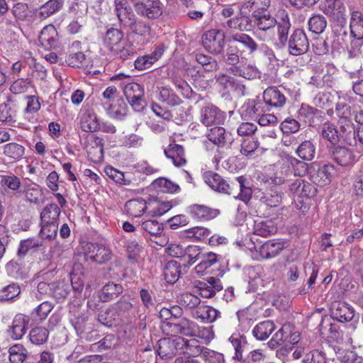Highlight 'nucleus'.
I'll return each instance as SVG.
<instances>
[{
    "instance_id": "09e8293b",
    "label": "nucleus",
    "mask_w": 363,
    "mask_h": 363,
    "mask_svg": "<svg viewBox=\"0 0 363 363\" xmlns=\"http://www.w3.org/2000/svg\"><path fill=\"white\" fill-rule=\"evenodd\" d=\"M308 26L312 33L321 34L327 27V21L323 15L314 14L308 19Z\"/></svg>"
},
{
    "instance_id": "6e6552de",
    "label": "nucleus",
    "mask_w": 363,
    "mask_h": 363,
    "mask_svg": "<svg viewBox=\"0 0 363 363\" xmlns=\"http://www.w3.org/2000/svg\"><path fill=\"white\" fill-rule=\"evenodd\" d=\"M69 321L77 333L84 330L87 321V315L84 309L82 308V301L74 298L69 304Z\"/></svg>"
},
{
    "instance_id": "4be33fe9",
    "label": "nucleus",
    "mask_w": 363,
    "mask_h": 363,
    "mask_svg": "<svg viewBox=\"0 0 363 363\" xmlns=\"http://www.w3.org/2000/svg\"><path fill=\"white\" fill-rule=\"evenodd\" d=\"M305 160H300L294 156L289 155L286 157L284 162L286 166L290 175L296 177H304L308 169V164Z\"/></svg>"
},
{
    "instance_id": "0eeeda50",
    "label": "nucleus",
    "mask_w": 363,
    "mask_h": 363,
    "mask_svg": "<svg viewBox=\"0 0 363 363\" xmlns=\"http://www.w3.org/2000/svg\"><path fill=\"white\" fill-rule=\"evenodd\" d=\"M330 157L337 164L345 168H351L359 160L352 149L340 145L331 149Z\"/></svg>"
},
{
    "instance_id": "052dcab7",
    "label": "nucleus",
    "mask_w": 363,
    "mask_h": 363,
    "mask_svg": "<svg viewBox=\"0 0 363 363\" xmlns=\"http://www.w3.org/2000/svg\"><path fill=\"white\" fill-rule=\"evenodd\" d=\"M201 352L197 354H201L205 363H224V355L216 351L202 347L199 345Z\"/></svg>"
},
{
    "instance_id": "4c0bfd02",
    "label": "nucleus",
    "mask_w": 363,
    "mask_h": 363,
    "mask_svg": "<svg viewBox=\"0 0 363 363\" xmlns=\"http://www.w3.org/2000/svg\"><path fill=\"white\" fill-rule=\"evenodd\" d=\"M289 176H290L289 170L283 162L282 165L275 171L273 176L269 178L264 177L262 179V182L269 184L281 185L288 180Z\"/></svg>"
},
{
    "instance_id": "6e6d98bb",
    "label": "nucleus",
    "mask_w": 363,
    "mask_h": 363,
    "mask_svg": "<svg viewBox=\"0 0 363 363\" xmlns=\"http://www.w3.org/2000/svg\"><path fill=\"white\" fill-rule=\"evenodd\" d=\"M58 230V223H40V230L39 232V238L42 239L43 242L44 240H54L57 233Z\"/></svg>"
},
{
    "instance_id": "774afa93",
    "label": "nucleus",
    "mask_w": 363,
    "mask_h": 363,
    "mask_svg": "<svg viewBox=\"0 0 363 363\" xmlns=\"http://www.w3.org/2000/svg\"><path fill=\"white\" fill-rule=\"evenodd\" d=\"M223 60L228 65L236 66L240 62L238 48L236 45L228 44L225 54L223 55Z\"/></svg>"
},
{
    "instance_id": "e433bc0d",
    "label": "nucleus",
    "mask_w": 363,
    "mask_h": 363,
    "mask_svg": "<svg viewBox=\"0 0 363 363\" xmlns=\"http://www.w3.org/2000/svg\"><path fill=\"white\" fill-rule=\"evenodd\" d=\"M232 74L247 79H253L259 76L258 69L252 65H245L242 67L234 66L230 69Z\"/></svg>"
},
{
    "instance_id": "c03bdc74",
    "label": "nucleus",
    "mask_w": 363,
    "mask_h": 363,
    "mask_svg": "<svg viewBox=\"0 0 363 363\" xmlns=\"http://www.w3.org/2000/svg\"><path fill=\"white\" fill-rule=\"evenodd\" d=\"M350 30L352 35L358 40L363 39V15L355 11L350 19Z\"/></svg>"
},
{
    "instance_id": "58836bf2",
    "label": "nucleus",
    "mask_w": 363,
    "mask_h": 363,
    "mask_svg": "<svg viewBox=\"0 0 363 363\" xmlns=\"http://www.w3.org/2000/svg\"><path fill=\"white\" fill-rule=\"evenodd\" d=\"M296 154L303 160H312L315 154V146L311 140L303 141L296 149Z\"/></svg>"
},
{
    "instance_id": "f704fd0d",
    "label": "nucleus",
    "mask_w": 363,
    "mask_h": 363,
    "mask_svg": "<svg viewBox=\"0 0 363 363\" xmlns=\"http://www.w3.org/2000/svg\"><path fill=\"white\" fill-rule=\"evenodd\" d=\"M277 231V228L272 220L255 221L254 233L262 237H267L274 235Z\"/></svg>"
},
{
    "instance_id": "2f4dec72",
    "label": "nucleus",
    "mask_w": 363,
    "mask_h": 363,
    "mask_svg": "<svg viewBox=\"0 0 363 363\" xmlns=\"http://www.w3.org/2000/svg\"><path fill=\"white\" fill-rule=\"evenodd\" d=\"M234 350V359L241 362L243 359V352L247 346V340L244 335L240 333H233L229 338Z\"/></svg>"
},
{
    "instance_id": "e2e57ef3",
    "label": "nucleus",
    "mask_w": 363,
    "mask_h": 363,
    "mask_svg": "<svg viewBox=\"0 0 363 363\" xmlns=\"http://www.w3.org/2000/svg\"><path fill=\"white\" fill-rule=\"evenodd\" d=\"M29 336L33 344L40 345L48 340L49 331L45 328L36 327L30 330Z\"/></svg>"
},
{
    "instance_id": "412c9836",
    "label": "nucleus",
    "mask_w": 363,
    "mask_h": 363,
    "mask_svg": "<svg viewBox=\"0 0 363 363\" xmlns=\"http://www.w3.org/2000/svg\"><path fill=\"white\" fill-rule=\"evenodd\" d=\"M189 213L194 219L208 220L215 218L218 215L219 211L206 206L194 204L189 206Z\"/></svg>"
},
{
    "instance_id": "49530a36",
    "label": "nucleus",
    "mask_w": 363,
    "mask_h": 363,
    "mask_svg": "<svg viewBox=\"0 0 363 363\" xmlns=\"http://www.w3.org/2000/svg\"><path fill=\"white\" fill-rule=\"evenodd\" d=\"M181 266L177 261H169L167 263L164 276L168 283L174 284L179 278L181 274Z\"/></svg>"
},
{
    "instance_id": "680f3d73",
    "label": "nucleus",
    "mask_w": 363,
    "mask_h": 363,
    "mask_svg": "<svg viewBox=\"0 0 363 363\" xmlns=\"http://www.w3.org/2000/svg\"><path fill=\"white\" fill-rule=\"evenodd\" d=\"M23 192L28 202L35 204L39 203L42 192L39 186L36 184H28L24 186Z\"/></svg>"
},
{
    "instance_id": "bf43d9fd",
    "label": "nucleus",
    "mask_w": 363,
    "mask_h": 363,
    "mask_svg": "<svg viewBox=\"0 0 363 363\" xmlns=\"http://www.w3.org/2000/svg\"><path fill=\"white\" fill-rule=\"evenodd\" d=\"M127 105L122 99H118L116 104H111L108 110L109 116L116 119H122L127 115Z\"/></svg>"
},
{
    "instance_id": "4d7b16f0",
    "label": "nucleus",
    "mask_w": 363,
    "mask_h": 363,
    "mask_svg": "<svg viewBox=\"0 0 363 363\" xmlns=\"http://www.w3.org/2000/svg\"><path fill=\"white\" fill-rule=\"evenodd\" d=\"M183 315L182 308L178 306H174L171 308L163 307L160 311V318L162 320L161 324H165L172 322L174 318H178Z\"/></svg>"
},
{
    "instance_id": "9d476101",
    "label": "nucleus",
    "mask_w": 363,
    "mask_h": 363,
    "mask_svg": "<svg viewBox=\"0 0 363 363\" xmlns=\"http://www.w3.org/2000/svg\"><path fill=\"white\" fill-rule=\"evenodd\" d=\"M225 117L223 111L211 104H206L200 109V121L207 127L223 124Z\"/></svg>"
},
{
    "instance_id": "b1692460",
    "label": "nucleus",
    "mask_w": 363,
    "mask_h": 363,
    "mask_svg": "<svg viewBox=\"0 0 363 363\" xmlns=\"http://www.w3.org/2000/svg\"><path fill=\"white\" fill-rule=\"evenodd\" d=\"M228 41L229 43L238 42L241 43L250 53H254L259 49V45L257 42L249 35L243 33H230L228 38Z\"/></svg>"
},
{
    "instance_id": "c756f323",
    "label": "nucleus",
    "mask_w": 363,
    "mask_h": 363,
    "mask_svg": "<svg viewBox=\"0 0 363 363\" xmlns=\"http://www.w3.org/2000/svg\"><path fill=\"white\" fill-rule=\"evenodd\" d=\"M28 320V317L23 314H18L15 316L11 331V336L13 339L19 340L25 335Z\"/></svg>"
},
{
    "instance_id": "ddd939ff",
    "label": "nucleus",
    "mask_w": 363,
    "mask_h": 363,
    "mask_svg": "<svg viewBox=\"0 0 363 363\" xmlns=\"http://www.w3.org/2000/svg\"><path fill=\"white\" fill-rule=\"evenodd\" d=\"M287 247L284 239H272L262 244L257 250L264 259H272L278 256Z\"/></svg>"
},
{
    "instance_id": "603ef678",
    "label": "nucleus",
    "mask_w": 363,
    "mask_h": 363,
    "mask_svg": "<svg viewBox=\"0 0 363 363\" xmlns=\"http://www.w3.org/2000/svg\"><path fill=\"white\" fill-rule=\"evenodd\" d=\"M111 53L122 60H125L134 55L135 48L128 40H124Z\"/></svg>"
},
{
    "instance_id": "bb28decb",
    "label": "nucleus",
    "mask_w": 363,
    "mask_h": 363,
    "mask_svg": "<svg viewBox=\"0 0 363 363\" xmlns=\"http://www.w3.org/2000/svg\"><path fill=\"white\" fill-rule=\"evenodd\" d=\"M218 311L209 306H197L192 311V316L203 323H213L218 315Z\"/></svg>"
},
{
    "instance_id": "6ab92c4d",
    "label": "nucleus",
    "mask_w": 363,
    "mask_h": 363,
    "mask_svg": "<svg viewBox=\"0 0 363 363\" xmlns=\"http://www.w3.org/2000/svg\"><path fill=\"white\" fill-rule=\"evenodd\" d=\"M39 41L46 49L56 48L58 44V33L55 27L52 24L45 26L39 35Z\"/></svg>"
},
{
    "instance_id": "aec40b11",
    "label": "nucleus",
    "mask_w": 363,
    "mask_h": 363,
    "mask_svg": "<svg viewBox=\"0 0 363 363\" xmlns=\"http://www.w3.org/2000/svg\"><path fill=\"white\" fill-rule=\"evenodd\" d=\"M263 99L266 104L280 108L286 104L284 94L276 86H270L264 90Z\"/></svg>"
},
{
    "instance_id": "69168bd1",
    "label": "nucleus",
    "mask_w": 363,
    "mask_h": 363,
    "mask_svg": "<svg viewBox=\"0 0 363 363\" xmlns=\"http://www.w3.org/2000/svg\"><path fill=\"white\" fill-rule=\"evenodd\" d=\"M203 252L202 249L196 245H189L186 248L184 261L186 262L188 266H191L201 259Z\"/></svg>"
},
{
    "instance_id": "a211bd4d",
    "label": "nucleus",
    "mask_w": 363,
    "mask_h": 363,
    "mask_svg": "<svg viewBox=\"0 0 363 363\" xmlns=\"http://www.w3.org/2000/svg\"><path fill=\"white\" fill-rule=\"evenodd\" d=\"M196 288L202 297L209 298L214 296L217 291H220L223 286L219 279L211 277L206 281H199Z\"/></svg>"
},
{
    "instance_id": "5fc2aeb1",
    "label": "nucleus",
    "mask_w": 363,
    "mask_h": 363,
    "mask_svg": "<svg viewBox=\"0 0 363 363\" xmlns=\"http://www.w3.org/2000/svg\"><path fill=\"white\" fill-rule=\"evenodd\" d=\"M62 6V1L58 0H49L42 6H40L38 16L45 19L54 13L58 11Z\"/></svg>"
},
{
    "instance_id": "cd10ccee",
    "label": "nucleus",
    "mask_w": 363,
    "mask_h": 363,
    "mask_svg": "<svg viewBox=\"0 0 363 363\" xmlns=\"http://www.w3.org/2000/svg\"><path fill=\"white\" fill-rule=\"evenodd\" d=\"M123 33L114 28H108L103 38L104 44L111 52L125 40Z\"/></svg>"
},
{
    "instance_id": "864d4df0",
    "label": "nucleus",
    "mask_w": 363,
    "mask_h": 363,
    "mask_svg": "<svg viewBox=\"0 0 363 363\" xmlns=\"http://www.w3.org/2000/svg\"><path fill=\"white\" fill-rule=\"evenodd\" d=\"M9 352L11 363H23L28 355L27 350L21 344H15L11 346Z\"/></svg>"
},
{
    "instance_id": "72a5a7b5",
    "label": "nucleus",
    "mask_w": 363,
    "mask_h": 363,
    "mask_svg": "<svg viewBox=\"0 0 363 363\" xmlns=\"http://www.w3.org/2000/svg\"><path fill=\"white\" fill-rule=\"evenodd\" d=\"M275 329L274 323L271 320H265L257 324L252 330L253 336L258 340H265Z\"/></svg>"
},
{
    "instance_id": "c9c22d12",
    "label": "nucleus",
    "mask_w": 363,
    "mask_h": 363,
    "mask_svg": "<svg viewBox=\"0 0 363 363\" xmlns=\"http://www.w3.org/2000/svg\"><path fill=\"white\" fill-rule=\"evenodd\" d=\"M60 209L57 204L50 203L47 205L40 213V223H58Z\"/></svg>"
},
{
    "instance_id": "de8ad7c7",
    "label": "nucleus",
    "mask_w": 363,
    "mask_h": 363,
    "mask_svg": "<svg viewBox=\"0 0 363 363\" xmlns=\"http://www.w3.org/2000/svg\"><path fill=\"white\" fill-rule=\"evenodd\" d=\"M218 255L212 252H203L200 262L195 267L194 270L197 274H203L207 269L215 264L217 261Z\"/></svg>"
},
{
    "instance_id": "393cba45",
    "label": "nucleus",
    "mask_w": 363,
    "mask_h": 363,
    "mask_svg": "<svg viewBox=\"0 0 363 363\" xmlns=\"http://www.w3.org/2000/svg\"><path fill=\"white\" fill-rule=\"evenodd\" d=\"M291 191L299 197H312L316 194V189L303 179H296L290 186Z\"/></svg>"
},
{
    "instance_id": "f257e3e1",
    "label": "nucleus",
    "mask_w": 363,
    "mask_h": 363,
    "mask_svg": "<svg viewBox=\"0 0 363 363\" xmlns=\"http://www.w3.org/2000/svg\"><path fill=\"white\" fill-rule=\"evenodd\" d=\"M254 19L259 34L264 41H272L275 47L279 48L286 45L291 25L289 15L285 11L281 12L278 21L269 13H263Z\"/></svg>"
},
{
    "instance_id": "8fccbe9b",
    "label": "nucleus",
    "mask_w": 363,
    "mask_h": 363,
    "mask_svg": "<svg viewBox=\"0 0 363 363\" xmlns=\"http://www.w3.org/2000/svg\"><path fill=\"white\" fill-rule=\"evenodd\" d=\"M207 138L214 145L223 146L226 143L228 135L224 128L216 125L210 130Z\"/></svg>"
},
{
    "instance_id": "473e14b6",
    "label": "nucleus",
    "mask_w": 363,
    "mask_h": 363,
    "mask_svg": "<svg viewBox=\"0 0 363 363\" xmlns=\"http://www.w3.org/2000/svg\"><path fill=\"white\" fill-rule=\"evenodd\" d=\"M0 186L5 190H11L13 193H20L21 182L19 177L13 173L0 176Z\"/></svg>"
},
{
    "instance_id": "338daca9",
    "label": "nucleus",
    "mask_w": 363,
    "mask_h": 363,
    "mask_svg": "<svg viewBox=\"0 0 363 363\" xmlns=\"http://www.w3.org/2000/svg\"><path fill=\"white\" fill-rule=\"evenodd\" d=\"M51 286H52L51 296L57 300L65 298L69 293V286L65 281L52 282Z\"/></svg>"
},
{
    "instance_id": "9b49d317",
    "label": "nucleus",
    "mask_w": 363,
    "mask_h": 363,
    "mask_svg": "<svg viewBox=\"0 0 363 363\" xmlns=\"http://www.w3.org/2000/svg\"><path fill=\"white\" fill-rule=\"evenodd\" d=\"M84 255L86 259L103 264L111 259V252L103 245L89 242L84 247Z\"/></svg>"
},
{
    "instance_id": "dca6fc26",
    "label": "nucleus",
    "mask_w": 363,
    "mask_h": 363,
    "mask_svg": "<svg viewBox=\"0 0 363 363\" xmlns=\"http://www.w3.org/2000/svg\"><path fill=\"white\" fill-rule=\"evenodd\" d=\"M205 182L211 189L218 193L228 195L232 194L228 182L217 173H207L205 176Z\"/></svg>"
},
{
    "instance_id": "2eb2a0df",
    "label": "nucleus",
    "mask_w": 363,
    "mask_h": 363,
    "mask_svg": "<svg viewBox=\"0 0 363 363\" xmlns=\"http://www.w3.org/2000/svg\"><path fill=\"white\" fill-rule=\"evenodd\" d=\"M320 9L338 21L344 19L345 8L341 0H323L320 5Z\"/></svg>"
},
{
    "instance_id": "13d9d810",
    "label": "nucleus",
    "mask_w": 363,
    "mask_h": 363,
    "mask_svg": "<svg viewBox=\"0 0 363 363\" xmlns=\"http://www.w3.org/2000/svg\"><path fill=\"white\" fill-rule=\"evenodd\" d=\"M321 135L332 144H337L340 141L339 132L333 123H325L322 126Z\"/></svg>"
},
{
    "instance_id": "f3484780",
    "label": "nucleus",
    "mask_w": 363,
    "mask_h": 363,
    "mask_svg": "<svg viewBox=\"0 0 363 363\" xmlns=\"http://www.w3.org/2000/svg\"><path fill=\"white\" fill-rule=\"evenodd\" d=\"M165 156L170 159L174 166L177 167H183L186 163L185 151L184 147L177 143H170L164 150Z\"/></svg>"
},
{
    "instance_id": "f03ea898",
    "label": "nucleus",
    "mask_w": 363,
    "mask_h": 363,
    "mask_svg": "<svg viewBox=\"0 0 363 363\" xmlns=\"http://www.w3.org/2000/svg\"><path fill=\"white\" fill-rule=\"evenodd\" d=\"M201 351L199 342L195 338L165 337L158 341L157 354L162 359L172 358L178 353L197 354Z\"/></svg>"
},
{
    "instance_id": "a18cd8bd",
    "label": "nucleus",
    "mask_w": 363,
    "mask_h": 363,
    "mask_svg": "<svg viewBox=\"0 0 363 363\" xmlns=\"http://www.w3.org/2000/svg\"><path fill=\"white\" fill-rule=\"evenodd\" d=\"M159 100L170 106L179 105L182 99L169 87L160 88Z\"/></svg>"
},
{
    "instance_id": "a878e982",
    "label": "nucleus",
    "mask_w": 363,
    "mask_h": 363,
    "mask_svg": "<svg viewBox=\"0 0 363 363\" xmlns=\"http://www.w3.org/2000/svg\"><path fill=\"white\" fill-rule=\"evenodd\" d=\"M270 4V0H248L242 4V11L245 12V10H247L249 13H252V17L255 18L263 13H267Z\"/></svg>"
},
{
    "instance_id": "0e129e2a",
    "label": "nucleus",
    "mask_w": 363,
    "mask_h": 363,
    "mask_svg": "<svg viewBox=\"0 0 363 363\" xmlns=\"http://www.w3.org/2000/svg\"><path fill=\"white\" fill-rule=\"evenodd\" d=\"M153 185L157 187L159 190L163 193L174 194L180 190V187L177 184L166 178H159L154 181Z\"/></svg>"
},
{
    "instance_id": "5701e85b",
    "label": "nucleus",
    "mask_w": 363,
    "mask_h": 363,
    "mask_svg": "<svg viewBox=\"0 0 363 363\" xmlns=\"http://www.w3.org/2000/svg\"><path fill=\"white\" fill-rule=\"evenodd\" d=\"M80 128L86 133L99 131L100 122L97 115L92 111H86L80 118Z\"/></svg>"
},
{
    "instance_id": "1a4fd4ad",
    "label": "nucleus",
    "mask_w": 363,
    "mask_h": 363,
    "mask_svg": "<svg viewBox=\"0 0 363 363\" xmlns=\"http://www.w3.org/2000/svg\"><path fill=\"white\" fill-rule=\"evenodd\" d=\"M289 52L294 56L306 53L309 48V43L304 31L301 29H296L287 38Z\"/></svg>"
},
{
    "instance_id": "7c9ffc66",
    "label": "nucleus",
    "mask_w": 363,
    "mask_h": 363,
    "mask_svg": "<svg viewBox=\"0 0 363 363\" xmlns=\"http://www.w3.org/2000/svg\"><path fill=\"white\" fill-rule=\"evenodd\" d=\"M98 320L107 327L117 326L121 323V318L112 306L99 313Z\"/></svg>"
},
{
    "instance_id": "ea45409f",
    "label": "nucleus",
    "mask_w": 363,
    "mask_h": 363,
    "mask_svg": "<svg viewBox=\"0 0 363 363\" xmlns=\"http://www.w3.org/2000/svg\"><path fill=\"white\" fill-rule=\"evenodd\" d=\"M44 245L42 239L39 238H30L22 240L18 246L17 255L18 257H24L30 250L37 249Z\"/></svg>"
},
{
    "instance_id": "f8f14e48",
    "label": "nucleus",
    "mask_w": 363,
    "mask_h": 363,
    "mask_svg": "<svg viewBox=\"0 0 363 363\" xmlns=\"http://www.w3.org/2000/svg\"><path fill=\"white\" fill-rule=\"evenodd\" d=\"M137 13L149 19H155L162 13L160 0H142L134 5Z\"/></svg>"
},
{
    "instance_id": "7ed1b4c3",
    "label": "nucleus",
    "mask_w": 363,
    "mask_h": 363,
    "mask_svg": "<svg viewBox=\"0 0 363 363\" xmlns=\"http://www.w3.org/2000/svg\"><path fill=\"white\" fill-rule=\"evenodd\" d=\"M115 13L123 28H129L130 31L140 36L147 37L151 33L150 25L138 19L132 9L128 6L125 0H115Z\"/></svg>"
},
{
    "instance_id": "20e7f679",
    "label": "nucleus",
    "mask_w": 363,
    "mask_h": 363,
    "mask_svg": "<svg viewBox=\"0 0 363 363\" xmlns=\"http://www.w3.org/2000/svg\"><path fill=\"white\" fill-rule=\"evenodd\" d=\"M162 333L167 335L195 336L198 330V325L183 315L174 318L172 322L160 325Z\"/></svg>"
},
{
    "instance_id": "a19ab883",
    "label": "nucleus",
    "mask_w": 363,
    "mask_h": 363,
    "mask_svg": "<svg viewBox=\"0 0 363 363\" xmlns=\"http://www.w3.org/2000/svg\"><path fill=\"white\" fill-rule=\"evenodd\" d=\"M123 290V286L121 284L108 282L102 288L100 298L102 301L108 302L122 294Z\"/></svg>"
},
{
    "instance_id": "c85d7f7f",
    "label": "nucleus",
    "mask_w": 363,
    "mask_h": 363,
    "mask_svg": "<svg viewBox=\"0 0 363 363\" xmlns=\"http://www.w3.org/2000/svg\"><path fill=\"white\" fill-rule=\"evenodd\" d=\"M340 123V130H338L340 138H342L343 141L350 145L356 144L357 129H355L354 124L348 120H343Z\"/></svg>"
},
{
    "instance_id": "79ce46f5",
    "label": "nucleus",
    "mask_w": 363,
    "mask_h": 363,
    "mask_svg": "<svg viewBox=\"0 0 363 363\" xmlns=\"http://www.w3.org/2000/svg\"><path fill=\"white\" fill-rule=\"evenodd\" d=\"M241 110L242 117L257 119L262 112V105L260 102L248 101L242 106Z\"/></svg>"
},
{
    "instance_id": "39448f33",
    "label": "nucleus",
    "mask_w": 363,
    "mask_h": 363,
    "mask_svg": "<svg viewBox=\"0 0 363 363\" xmlns=\"http://www.w3.org/2000/svg\"><path fill=\"white\" fill-rule=\"evenodd\" d=\"M225 38L223 30L211 29L203 34L202 45L209 52L218 55L223 50Z\"/></svg>"
},
{
    "instance_id": "423d86ee",
    "label": "nucleus",
    "mask_w": 363,
    "mask_h": 363,
    "mask_svg": "<svg viewBox=\"0 0 363 363\" xmlns=\"http://www.w3.org/2000/svg\"><path fill=\"white\" fill-rule=\"evenodd\" d=\"M123 93L128 103L135 111H142L145 106L143 87L135 82L125 84Z\"/></svg>"
},
{
    "instance_id": "3c124183",
    "label": "nucleus",
    "mask_w": 363,
    "mask_h": 363,
    "mask_svg": "<svg viewBox=\"0 0 363 363\" xmlns=\"http://www.w3.org/2000/svg\"><path fill=\"white\" fill-rule=\"evenodd\" d=\"M125 208L132 216H140L147 208L146 201L143 199L130 200L126 202Z\"/></svg>"
},
{
    "instance_id": "4468645a",
    "label": "nucleus",
    "mask_w": 363,
    "mask_h": 363,
    "mask_svg": "<svg viewBox=\"0 0 363 363\" xmlns=\"http://www.w3.org/2000/svg\"><path fill=\"white\" fill-rule=\"evenodd\" d=\"M330 312L332 318L341 323L352 320L355 315L354 308L347 303L342 301L333 302Z\"/></svg>"
},
{
    "instance_id": "37998d69",
    "label": "nucleus",
    "mask_w": 363,
    "mask_h": 363,
    "mask_svg": "<svg viewBox=\"0 0 363 363\" xmlns=\"http://www.w3.org/2000/svg\"><path fill=\"white\" fill-rule=\"evenodd\" d=\"M4 155L13 161L21 160L25 154V147L16 143H10L4 146Z\"/></svg>"
}]
</instances>
